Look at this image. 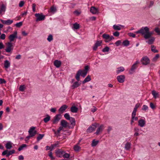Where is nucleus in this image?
I'll list each match as a JSON object with an SVG mask.
<instances>
[{
  "instance_id": "14",
  "label": "nucleus",
  "mask_w": 160,
  "mask_h": 160,
  "mask_svg": "<svg viewBox=\"0 0 160 160\" xmlns=\"http://www.w3.org/2000/svg\"><path fill=\"white\" fill-rule=\"evenodd\" d=\"M68 123L64 120H62L61 121L60 125L63 128H66L68 126L69 128H70V127L68 126Z\"/></svg>"
},
{
  "instance_id": "34",
  "label": "nucleus",
  "mask_w": 160,
  "mask_h": 160,
  "mask_svg": "<svg viewBox=\"0 0 160 160\" xmlns=\"http://www.w3.org/2000/svg\"><path fill=\"white\" fill-rule=\"evenodd\" d=\"M95 129V128L92 127H89L87 130V132L88 133H91Z\"/></svg>"
},
{
  "instance_id": "54",
  "label": "nucleus",
  "mask_w": 160,
  "mask_h": 160,
  "mask_svg": "<svg viewBox=\"0 0 160 160\" xmlns=\"http://www.w3.org/2000/svg\"><path fill=\"white\" fill-rule=\"evenodd\" d=\"M159 55L158 54H156L155 56L153 58V61H156L158 58L159 57Z\"/></svg>"
},
{
  "instance_id": "24",
  "label": "nucleus",
  "mask_w": 160,
  "mask_h": 160,
  "mask_svg": "<svg viewBox=\"0 0 160 160\" xmlns=\"http://www.w3.org/2000/svg\"><path fill=\"white\" fill-rule=\"evenodd\" d=\"M131 148V143L130 142H128L125 144V149L126 150H129Z\"/></svg>"
},
{
  "instance_id": "31",
  "label": "nucleus",
  "mask_w": 160,
  "mask_h": 160,
  "mask_svg": "<svg viewBox=\"0 0 160 160\" xmlns=\"http://www.w3.org/2000/svg\"><path fill=\"white\" fill-rule=\"evenodd\" d=\"M155 38L153 37H150L149 38L148 41H146L147 42H148L149 44H152L153 42L154 41Z\"/></svg>"
},
{
  "instance_id": "59",
  "label": "nucleus",
  "mask_w": 160,
  "mask_h": 160,
  "mask_svg": "<svg viewBox=\"0 0 160 160\" xmlns=\"http://www.w3.org/2000/svg\"><path fill=\"white\" fill-rule=\"evenodd\" d=\"M150 106L151 107V108L152 109H154L155 108V106L153 104V103L152 102H151L150 103Z\"/></svg>"
},
{
  "instance_id": "17",
  "label": "nucleus",
  "mask_w": 160,
  "mask_h": 160,
  "mask_svg": "<svg viewBox=\"0 0 160 160\" xmlns=\"http://www.w3.org/2000/svg\"><path fill=\"white\" fill-rule=\"evenodd\" d=\"M102 37L104 39V41L106 42H108L109 35L105 33L102 35Z\"/></svg>"
},
{
  "instance_id": "20",
  "label": "nucleus",
  "mask_w": 160,
  "mask_h": 160,
  "mask_svg": "<svg viewBox=\"0 0 160 160\" xmlns=\"http://www.w3.org/2000/svg\"><path fill=\"white\" fill-rule=\"evenodd\" d=\"M90 11L93 14H96L98 12V9L94 7H91L90 8Z\"/></svg>"
},
{
  "instance_id": "12",
  "label": "nucleus",
  "mask_w": 160,
  "mask_h": 160,
  "mask_svg": "<svg viewBox=\"0 0 160 160\" xmlns=\"http://www.w3.org/2000/svg\"><path fill=\"white\" fill-rule=\"evenodd\" d=\"M117 79L120 83H123L125 79V76L124 75H120L117 77Z\"/></svg>"
},
{
  "instance_id": "53",
  "label": "nucleus",
  "mask_w": 160,
  "mask_h": 160,
  "mask_svg": "<svg viewBox=\"0 0 160 160\" xmlns=\"http://www.w3.org/2000/svg\"><path fill=\"white\" fill-rule=\"evenodd\" d=\"M22 22H21L17 23L15 25L17 27H20L22 25Z\"/></svg>"
},
{
  "instance_id": "51",
  "label": "nucleus",
  "mask_w": 160,
  "mask_h": 160,
  "mask_svg": "<svg viewBox=\"0 0 160 160\" xmlns=\"http://www.w3.org/2000/svg\"><path fill=\"white\" fill-rule=\"evenodd\" d=\"M1 10L2 11H5L6 10V7L3 4H2L1 8Z\"/></svg>"
},
{
  "instance_id": "10",
  "label": "nucleus",
  "mask_w": 160,
  "mask_h": 160,
  "mask_svg": "<svg viewBox=\"0 0 160 160\" xmlns=\"http://www.w3.org/2000/svg\"><path fill=\"white\" fill-rule=\"evenodd\" d=\"M17 32L16 31H15L13 34L10 35L9 37L8 38L10 41L9 42H12L13 41L15 38H17Z\"/></svg>"
},
{
  "instance_id": "6",
  "label": "nucleus",
  "mask_w": 160,
  "mask_h": 160,
  "mask_svg": "<svg viewBox=\"0 0 160 160\" xmlns=\"http://www.w3.org/2000/svg\"><path fill=\"white\" fill-rule=\"evenodd\" d=\"M141 62L143 65H146L150 62V60L147 57H143L141 60Z\"/></svg>"
},
{
  "instance_id": "11",
  "label": "nucleus",
  "mask_w": 160,
  "mask_h": 160,
  "mask_svg": "<svg viewBox=\"0 0 160 160\" xmlns=\"http://www.w3.org/2000/svg\"><path fill=\"white\" fill-rule=\"evenodd\" d=\"M102 43V42L101 40L97 41L93 47V50L96 51L98 47L101 45Z\"/></svg>"
},
{
  "instance_id": "29",
  "label": "nucleus",
  "mask_w": 160,
  "mask_h": 160,
  "mask_svg": "<svg viewBox=\"0 0 160 160\" xmlns=\"http://www.w3.org/2000/svg\"><path fill=\"white\" fill-rule=\"evenodd\" d=\"M122 26H123L121 25H114L113 26V28L115 30H120L121 29V28L120 27Z\"/></svg>"
},
{
  "instance_id": "52",
  "label": "nucleus",
  "mask_w": 160,
  "mask_h": 160,
  "mask_svg": "<svg viewBox=\"0 0 160 160\" xmlns=\"http://www.w3.org/2000/svg\"><path fill=\"white\" fill-rule=\"evenodd\" d=\"M137 110L136 109L134 108L132 115V118H133L134 117V116H135L136 115V112Z\"/></svg>"
},
{
  "instance_id": "62",
  "label": "nucleus",
  "mask_w": 160,
  "mask_h": 160,
  "mask_svg": "<svg viewBox=\"0 0 160 160\" xmlns=\"http://www.w3.org/2000/svg\"><path fill=\"white\" fill-rule=\"evenodd\" d=\"M74 13L76 14V15L79 16L81 12L78 10H76L74 11Z\"/></svg>"
},
{
  "instance_id": "21",
  "label": "nucleus",
  "mask_w": 160,
  "mask_h": 160,
  "mask_svg": "<svg viewBox=\"0 0 160 160\" xmlns=\"http://www.w3.org/2000/svg\"><path fill=\"white\" fill-rule=\"evenodd\" d=\"M54 65L56 67L58 68L61 65V62L60 61L55 60L54 62Z\"/></svg>"
},
{
  "instance_id": "26",
  "label": "nucleus",
  "mask_w": 160,
  "mask_h": 160,
  "mask_svg": "<svg viewBox=\"0 0 160 160\" xmlns=\"http://www.w3.org/2000/svg\"><path fill=\"white\" fill-rule=\"evenodd\" d=\"M5 147L7 149H10L12 148V143L10 142H8L5 144Z\"/></svg>"
},
{
  "instance_id": "60",
  "label": "nucleus",
  "mask_w": 160,
  "mask_h": 160,
  "mask_svg": "<svg viewBox=\"0 0 160 160\" xmlns=\"http://www.w3.org/2000/svg\"><path fill=\"white\" fill-rule=\"evenodd\" d=\"M128 35L129 36L132 38H134L135 37V34L132 32H129L128 33Z\"/></svg>"
},
{
  "instance_id": "38",
  "label": "nucleus",
  "mask_w": 160,
  "mask_h": 160,
  "mask_svg": "<svg viewBox=\"0 0 160 160\" xmlns=\"http://www.w3.org/2000/svg\"><path fill=\"white\" fill-rule=\"evenodd\" d=\"M27 147V145L26 144H22L18 148V150L19 151H20L23 150L24 148Z\"/></svg>"
},
{
  "instance_id": "5",
  "label": "nucleus",
  "mask_w": 160,
  "mask_h": 160,
  "mask_svg": "<svg viewBox=\"0 0 160 160\" xmlns=\"http://www.w3.org/2000/svg\"><path fill=\"white\" fill-rule=\"evenodd\" d=\"M7 47L5 49L7 52H10L13 49L12 43L10 42H8L6 44Z\"/></svg>"
},
{
  "instance_id": "47",
  "label": "nucleus",
  "mask_w": 160,
  "mask_h": 160,
  "mask_svg": "<svg viewBox=\"0 0 160 160\" xmlns=\"http://www.w3.org/2000/svg\"><path fill=\"white\" fill-rule=\"evenodd\" d=\"M109 50V48L108 46H106L102 50V51L103 52H108Z\"/></svg>"
},
{
  "instance_id": "2",
  "label": "nucleus",
  "mask_w": 160,
  "mask_h": 160,
  "mask_svg": "<svg viewBox=\"0 0 160 160\" xmlns=\"http://www.w3.org/2000/svg\"><path fill=\"white\" fill-rule=\"evenodd\" d=\"M149 28L147 27H143L142 28L139 30L136 31L135 32L136 33H140L142 36H144L145 35L147 34L148 32L149 31Z\"/></svg>"
},
{
  "instance_id": "36",
  "label": "nucleus",
  "mask_w": 160,
  "mask_h": 160,
  "mask_svg": "<svg viewBox=\"0 0 160 160\" xmlns=\"http://www.w3.org/2000/svg\"><path fill=\"white\" fill-rule=\"evenodd\" d=\"M44 136V134H39L38 135V136L37 138V141L38 142Z\"/></svg>"
},
{
  "instance_id": "33",
  "label": "nucleus",
  "mask_w": 160,
  "mask_h": 160,
  "mask_svg": "<svg viewBox=\"0 0 160 160\" xmlns=\"http://www.w3.org/2000/svg\"><path fill=\"white\" fill-rule=\"evenodd\" d=\"M69 120L72 126V127L73 128L75 124V119L73 118L72 117Z\"/></svg>"
},
{
  "instance_id": "43",
  "label": "nucleus",
  "mask_w": 160,
  "mask_h": 160,
  "mask_svg": "<svg viewBox=\"0 0 160 160\" xmlns=\"http://www.w3.org/2000/svg\"><path fill=\"white\" fill-rule=\"evenodd\" d=\"M64 118L67 120H69L72 118L69 115L68 113H66L64 114Z\"/></svg>"
},
{
  "instance_id": "45",
  "label": "nucleus",
  "mask_w": 160,
  "mask_h": 160,
  "mask_svg": "<svg viewBox=\"0 0 160 160\" xmlns=\"http://www.w3.org/2000/svg\"><path fill=\"white\" fill-rule=\"evenodd\" d=\"M58 142H57L56 143L52 144L51 146V149L50 150L51 151H52L53 150L54 148L56 147L57 145H58Z\"/></svg>"
},
{
  "instance_id": "9",
  "label": "nucleus",
  "mask_w": 160,
  "mask_h": 160,
  "mask_svg": "<svg viewBox=\"0 0 160 160\" xmlns=\"http://www.w3.org/2000/svg\"><path fill=\"white\" fill-rule=\"evenodd\" d=\"M55 152L57 157L61 158L63 157V154L64 153V151L61 149H58L55 150Z\"/></svg>"
},
{
  "instance_id": "32",
  "label": "nucleus",
  "mask_w": 160,
  "mask_h": 160,
  "mask_svg": "<svg viewBox=\"0 0 160 160\" xmlns=\"http://www.w3.org/2000/svg\"><path fill=\"white\" fill-rule=\"evenodd\" d=\"M91 80L90 76L88 75L82 81V83H84L86 82H88Z\"/></svg>"
},
{
  "instance_id": "1",
  "label": "nucleus",
  "mask_w": 160,
  "mask_h": 160,
  "mask_svg": "<svg viewBox=\"0 0 160 160\" xmlns=\"http://www.w3.org/2000/svg\"><path fill=\"white\" fill-rule=\"evenodd\" d=\"M89 68V66L87 65L84 67V69L82 70H78L76 74L75 78L78 81L80 80V76L81 75L82 77L84 78L87 75L88 71Z\"/></svg>"
},
{
  "instance_id": "4",
  "label": "nucleus",
  "mask_w": 160,
  "mask_h": 160,
  "mask_svg": "<svg viewBox=\"0 0 160 160\" xmlns=\"http://www.w3.org/2000/svg\"><path fill=\"white\" fill-rule=\"evenodd\" d=\"M15 152V151L13 149L9 151L8 150H6L2 152V156L6 155V157H8L10 155L14 153Z\"/></svg>"
},
{
  "instance_id": "63",
  "label": "nucleus",
  "mask_w": 160,
  "mask_h": 160,
  "mask_svg": "<svg viewBox=\"0 0 160 160\" xmlns=\"http://www.w3.org/2000/svg\"><path fill=\"white\" fill-rule=\"evenodd\" d=\"M121 43V42L120 40H118L115 43V44L117 46L119 45Z\"/></svg>"
},
{
  "instance_id": "16",
  "label": "nucleus",
  "mask_w": 160,
  "mask_h": 160,
  "mask_svg": "<svg viewBox=\"0 0 160 160\" xmlns=\"http://www.w3.org/2000/svg\"><path fill=\"white\" fill-rule=\"evenodd\" d=\"M68 108V106L66 105H64L62 106L58 110L59 112L62 113L65 110Z\"/></svg>"
},
{
  "instance_id": "56",
  "label": "nucleus",
  "mask_w": 160,
  "mask_h": 160,
  "mask_svg": "<svg viewBox=\"0 0 160 160\" xmlns=\"http://www.w3.org/2000/svg\"><path fill=\"white\" fill-rule=\"evenodd\" d=\"M24 4V1H21L20 2L19 4V6L20 7H22L23 6Z\"/></svg>"
},
{
  "instance_id": "41",
  "label": "nucleus",
  "mask_w": 160,
  "mask_h": 160,
  "mask_svg": "<svg viewBox=\"0 0 160 160\" xmlns=\"http://www.w3.org/2000/svg\"><path fill=\"white\" fill-rule=\"evenodd\" d=\"M50 116L48 115H47V117L44 118L43 121L45 122L46 123L50 120Z\"/></svg>"
},
{
  "instance_id": "64",
  "label": "nucleus",
  "mask_w": 160,
  "mask_h": 160,
  "mask_svg": "<svg viewBox=\"0 0 160 160\" xmlns=\"http://www.w3.org/2000/svg\"><path fill=\"white\" fill-rule=\"evenodd\" d=\"M93 108H92L91 110V111L92 112H94L97 109V108L94 106H93Z\"/></svg>"
},
{
  "instance_id": "46",
  "label": "nucleus",
  "mask_w": 160,
  "mask_h": 160,
  "mask_svg": "<svg viewBox=\"0 0 160 160\" xmlns=\"http://www.w3.org/2000/svg\"><path fill=\"white\" fill-rule=\"evenodd\" d=\"M70 156V155L69 154H68V153H66L64 152V153H63V157L64 158H69Z\"/></svg>"
},
{
  "instance_id": "7",
  "label": "nucleus",
  "mask_w": 160,
  "mask_h": 160,
  "mask_svg": "<svg viewBox=\"0 0 160 160\" xmlns=\"http://www.w3.org/2000/svg\"><path fill=\"white\" fill-rule=\"evenodd\" d=\"M61 118V115L60 114L56 115L52 121L53 123L54 124H57Z\"/></svg>"
},
{
  "instance_id": "28",
  "label": "nucleus",
  "mask_w": 160,
  "mask_h": 160,
  "mask_svg": "<svg viewBox=\"0 0 160 160\" xmlns=\"http://www.w3.org/2000/svg\"><path fill=\"white\" fill-rule=\"evenodd\" d=\"M71 111L73 113L77 112L78 111V108L75 106H72L70 108Z\"/></svg>"
},
{
  "instance_id": "39",
  "label": "nucleus",
  "mask_w": 160,
  "mask_h": 160,
  "mask_svg": "<svg viewBox=\"0 0 160 160\" xmlns=\"http://www.w3.org/2000/svg\"><path fill=\"white\" fill-rule=\"evenodd\" d=\"M50 10L51 12L54 13L56 11V8L55 7L52 6L51 7Z\"/></svg>"
},
{
  "instance_id": "13",
  "label": "nucleus",
  "mask_w": 160,
  "mask_h": 160,
  "mask_svg": "<svg viewBox=\"0 0 160 160\" xmlns=\"http://www.w3.org/2000/svg\"><path fill=\"white\" fill-rule=\"evenodd\" d=\"M0 21L3 24L8 25H9L11 24L13 22L12 20L11 19H8L7 20H4L2 19H1Z\"/></svg>"
},
{
  "instance_id": "25",
  "label": "nucleus",
  "mask_w": 160,
  "mask_h": 160,
  "mask_svg": "<svg viewBox=\"0 0 160 160\" xmlns=\"http://www.w3.org/2000/svg\"><path fill=\"white\" fill-rule=\"evenodd\" d=\"M4 65L5 68H8L10 67V63L8 60H6L4 62Z\"/></svg>"
},
{
  "instance_id": "8",
  "label": "nucleus",
  "mask_w": 160,
  "mask_h": 160,
  "mask_svg": "<svg viewBox=\"0 0 160 160\" xmlns=\"http://www.w3.org/2000/svg\"><path fill=\"white\" fill-rule=\"evenodd\" d=\"M35 129V127H32L30 128L28 131L30 136L33 137L36 134L37 131L35 130L34 131Z\"/></svg>"
},
{
  "instance_id": "35",
  "label": "nucleus",
  "mask_w": 160,
  "mask_h": 160,
  "mask_svg": "<svg viewBox=\"0 0 160 160\" xmlns=\"http://www.w3.org/2000/svg\"><path fill=\"white\" fill-rule=\"evenodd\" d=\"M99 141L98 140L96 141L95 139H93L92 142L91 146L92 147H94L96 146L98 143Z\"/></svg>"
},
{
  "instance_id": "19",
  "label": "nucleus",
  "mask_w": 160,
  "mask_h": 160,
  "mask_svg": "<svg viewBox=\"0 0 160 160\" xmlns=\"http://www.w3.org/2000/svg\"><path fill=\"white\" fill-rule=\"evenodd\" d=\"M78 81L77 80V81L73 83L72 85L71 86L72 89H74L78 87L81 84L78 82Z\"/></svg>"
},
{
  "instance_id": "44",
  "label": "nucleus",
  "mask_w": 160,
  "mask_h": 160,
  "mask_svg": "<svg viewBox=\"0 0 160 160\" xmlns=\"http://www.w3.org/2000/svg\"><path fill=\"white\" fill-rule=\"evenodd\" d=\"M25 88V87L24 85H21L19 87V90L20 91L23 92L24 91Z\"/></svg>"
},
{
  "instance_id": "58",
  "label": "nucleus",
  "mask_w": 160,
  "mask_h": 160,
  "mask_svg": "<svg viewBox=\"0 0 160 160\" xmlns=\"http://www.w3.org/2000/svg\"><path fill=\"white\" fill-rule=\"evenodd\" d=\"M6 83V81L3 79L0 78V83L3 84Z\"/></svg>"
},
{
  "instance_id": "55",
  "label": "nucleus",
  "mask_w": 160,
  "mask_h": 160,
  "mask_svg": "<svg viewBox=\"0 0 160 160\" xmlns=\"http://www.w3.org/2000/svg\"><path fill=\"white\" fill-rule=\"evenodd\" d=\"M48 156L52 160L55 159V158L52 156V153L51 152L48 154Z\"/></svg>"
},
{
  "instance_id": "3",
  "label": "nucleus",
  "mask_w": 160,
  "mask_h": 160,
  "mask_svg": "<svg viewBox=\"0 0 160 160\" xmlns=\"http://www.w3.org/2000/svg\"><path fill=\"white\" fill-rule=\"evenodd\" d=\"M35 16L36 17V22L42 21L44 20L45 16L42 13H35Z\"/></svg>"
},
{
  "instance_id": "42",
  "label": "nucleus",
  "mask_w": 160,
  "mask_h": 160,
  "mask_svg": "<svg viewBox=\"0 0 160 160\" xmlns=\"http://www.w3.org/2000/svg\"><path fill=\"white\" fill-rule=\"evenodd\" d=\"M79 25L77 23H75L73 24V28L76 29H78L79 28Z\"/></svg>"
},
{
  "instance_id": "61",
  "label": "nucleus",
  "mask_w": 160,
  "mask_h": 160,
  "mask_svg": "<svg viewBox=\"0 0 160 160\" xmlns=\"http://www.w3.org/2000/svg\"><path fill=\"white\" fill-rule=\"evenodd\" d=\"M113 35L115 37H118L119 35V33L118 31H116L113 33Z\"/></svg>"
},
{
  "instance_id": "18",
  "label": "nucleus",
  "mask_w": 160,
  "mask_h": 160,
  "mask_svg": "<svg viewBox=\"0 0 160 160\" xmlns=\"http://www.w3.org/2000/svg\"><path fill=\"white\" fill-rule=\"evenodd\" d=\"M145 121L142 119H140L138 121V125L141 127H143L145 125Z\"/></svg>"
},
{
  "instance_id": "22",
  "label": "nucleus",
  "mask_w": 160,
  "mask_h": 160,
  "mask_svg": "<svg viewBox=\"0 0 160 160\" xmlns=\"http://www.w3.org/2000/svg\"><path fill=\"white\" fill-rule=\"evenodd\" d=\"M139 63V62L138 61H136L132 66L131 68V71H132L136 69L137 68V64Z\"/></svg>"
},
{
  "instance_id": "48",
  "label": "nucleus",
  "mask_w": 160,
  "mask_h": 160,
  "mask_svg": "<svg viewBox=\"0 0 160 160\" xmlns=\"http://www.w3.org/2000/svg\"><path fill=\"white\" fill-rule=\"evenodd\" d=\"M53 40V37L52 35L50 34L48 37L47 40L49 42H51Z\"/></svg>"
},
{
  "instance_id": "15",
  "label": "nucleus",
  "mask_w": 160,
  "mask_h": 160,
  "mask_svg": "<svg viewBox=\"0 0 160 160\" xmlns=\"http://www.w3.org/2000/svg\"><path fill=\"white\" fill-rule=\"evenodd\" d=\"M104 128V125L102 124L97 129L95 133L98 135L100 132H102Z\"/></svg>"
},
{
  "instance_id": "40",
  "label": "nucleus",
  "mask_w": 160,
  "mask_h": 160,
  "mask_svg": "<svg viewBox=\"0 0 160 160\" xmlns=\"http://www.w3.org/2000/svg\"><path fill=\"white\" fill-rule=\"evenodd\" d=\"M122 44L124 46H128L129 44V42L128 40H124Z\"/></svg>"
},
{
  "instance_id": "37",
  "label": "nucleus",
  "mask_w": 160,
  "mask_h": 160,
  "mask_svg": "<svg viewBox=\"0 0 160 160\" xmlns=\"http://www.w3.org/2000/svg\"><path fill=\"white\" fill-rule=\"evenodd\" d=\"M151 50L152 52L154 53H156L158 52V51L156 49V47L153 45H152L151 46Z\"/></svg>"
},
{
  "instance_id": "23",
  "label": "nucleus",
  "mask_w": 160,
  "mask_h": 160,
  "mask_svg": "<svg viewBox=\"0 0 160 160\" xmlns=\"http://www.w3.org/2000/svg\"><path fill=\"white\" fill-rule=\"evenodd\" d=\"M152 93L154 98H156L159 97V93L154 90L152 91Z\"/></svg>"
},
{
  "instance_id": "27",
  "label": "nucleus",
  "mask_w": 160,
  "mask_h": 160,
  "mask_svg": "<svg viewBox=\"0 0 160 160\" xmlns=\"http://www.w3.org/2000/svg\"><path fill=\"white\" fill-rule=\"evenodd\" d=\"M152 32H149V31L148 32L147 34L145 35L144 36V38L145 39H149V38H150L152 36Z\"/></svg>"
},
{
  "instance_id": "30",
  "label": "nucleus",
  "mask_w": 160,
  "mask_h": 160,
  "mask_svg": "<svg viewBox=\"0 0 160 160\" xmlns=\"http://www.w3.org/2000/svg\"><path fill=\"white\" fill-rule=\"evenodd\" d=\"M124 68L122 67H120L117 68V70L116 71L117 74L123 71L124 70Z\"/></svg>"
},
{
  "instance_id": "57",
  "label": "nucleus",
  "mask_w": 160,
  "mask_h": 160,
  "mask_svg": "<svg viewBox=\"0 0 160 160\" xmlns=\"http://www.w3.org/2000/svg\"><path fill=\"white\" fill-rule=\"evenodd\" d=\"M148 107L147 106L144 105L142 106V110L144 111H146L148 110Z\"/></svg>"
},
{
  "instance_id": "50",
  "label": "nucleus",
  "mask_w": 160,
  "mask_h": 160,
  "mask_svg": "<svg viewBox=\"0 0 160 160\" xmlns=\"http://www.w3.org/2000/svg\"><path fill=\"white\" fill-rule=\"evenodd\" d=\"M154 31L158 35H160V30L158 28H156L154 29Z\"/></svg>"
},
{
  "instance_id": "49",
  "label": "nucleus",
  "mask_w": 160,
  "mask_h": 160,
  "mask_svg": "<svg viewBox=\"0 0 160 160\" xmlns=\"http://www.w3.org/2000/svg\"><path fill=\"white\" fill-rule=\"evenodd\" d=\"M80 149V147L77 145H75L74 147V150L75 151H78Z\"/></svg>"
}]
</instances>
